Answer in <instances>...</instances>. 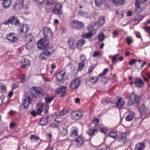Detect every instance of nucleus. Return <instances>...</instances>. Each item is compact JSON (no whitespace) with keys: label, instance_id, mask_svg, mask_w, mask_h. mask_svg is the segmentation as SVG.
I'll list each match as a JSON object with an SVG mask.
<instances>
[{"label":"nucleus","instance_id":"f257e3e1","mask_svg":"<svg viewBox=\"0 0 150 150\" xmlns=\"http://www.w3.org/2000/svg\"><path fill=\"white\" fill-rule=\"evenodd\" d=\"M49 39L44 38L40 39L38 41L37 44L38 48L41 50H44L48 46L49 44Z\"/></svg>","mask_w":150,"mask_h":150},{"label":"nucleus","instance_id":"f03ea898","mask_svg":"<svg viewBox=\"0 0 150 150\" xmlns=\"http://www.w3.org/2000/svg\"><path fill=\"white\" fill-rule=\"evenodd\" d=\"M33 95L31 92H28L25 93V97L23 103L25 109H26L32 100L31 98H33Z\"/></svg>","mask_w":150,"mask_h":150},{"label":"nucleus","instance_id":"7ed1b4c3","mask_svg":"<svg viewBox=\"0 0 150 150\" xmlns=\"http://www.w3.org/2000/svg\"><path fill=\"white\" fill-rule=\"evenodd\" d=\"M140 102V98L139 96L134 93H132L130 96L129 100L128 101L129 105H132L134 103L137 104Z\"/></svg>","mask_w":150,"mask_h":150},{"label":"nucleus","instance_id":"20e7f679","mask_svg":"<svg viewBox=\"0 0 150 150\" xmlns=\"http://www.w3.org/2000/svg\"><path fill=\"white\" fill-rule=\"evenodd\" d=\"M43 33L45 38L50 40L52 39V31L49 27H45L43 30Z\"/></svg>","mask_w":150,"mask_h":150},{"label":"nucleus","instance_id":"39448f33","mask_svg":"<svg viewBox=\"0 0 150 150\" xmlns=\"http://www.w3.org/2000/svg\"><path fill=\"white\" fill-rule=\"evenodd\" d=\"M62 6L59 3L55 4L54 7L52 9L54 13L57 15H60L62 13V11L61 10Z\"/></svg>","mask_w":150,"mask_h":150},{"label":"nucleus","instance_id":"423d86ee","mask_svg":"<svg viewBox=\"0 0 150 150\" xmlns=\"http://www.w3.org/2000/svg\"><path fill=\"white\" fill-rule=\"evenodd\" d=\"M29 92L32 93L33 95V98L36 97L39 95L43 96L44 94L43 90L40 87L36 88L35 87L34 88L32 91H30Z\"/></svg>","mask_w":150,"mask_h":150},{"label":"nucleus","instance_id":"0eeeda50","mask_svg":"<svg viewBox=\"0 0 150 150\" xmlns=\"http://www.w3.org/2000/svg\"><path fill=\"white\" fill-rule=\"evenodd\" d=\"M72 25L74 28L78 30L81 29L84 26L82 23L77 20L73 21L72 22Z\"/></svg>","mask_w":150,"mask_h":150},{"label":"nucleus","instance_id":"6e6552de","mask_svg":"<svg viewBox=\"0 0 150 150\" xmlns=\"http://www.w3.org/2000/svg\"><path fill=\"white\" fill-rule=\"evenodd\" d=\"M24 1V0H18L16 1L13 5V9L16 10L18 8L20 9L22 8Z\"/></svg>","mask_w":150,"mask_h":150},{"label":"nucleus","instance_id":"1a4fd4ad","mask_svg":"<svg viewBox=\"0 0 150 150\" xmlns=\"http://www.w3.org/2000/svg\"><path fill=\"white\" fill-rule=\"evenodd\" d=\"M83 115L80 112H73L71 115V118L74 120H79L81 119Z\"/></svg>","mask_w":150,"mask_h":150},{"label":"nucleus","instance_id":"9d476101","mask_svg":"<svg viewBox=\"0 0 150 150\" xmlns=\"http://www.w3.org/2000/svg\"><path fill=\"white\" fill-rule=\"evenodd\" d=\"M75 144L78 147L81 146L84 142V138L83 136H79L75 140Z\"/></svg>","mask_w":150,"mask_h":150},{"label":"nucleus","instance_id":"9b49d317","mask_svg":"<svg viewBox=\"0 0 150 150\" xmlns=\"http://www.w3.org/2000/svg\"><path fill=\"white\" fill-rule=\"evenodd\" d=\"M79 79H76L74 81H72L70 84V87L72 89H74L79 86L80 82Z\"/></svg>","mask_w":150,"mask_h":150},{"label":"nucleus","instance_id":"f8f14e48","mask_svg":"<svg viewBox=\"0 0 150 150\" xmlns=\"http://www.w3.org/2000/svg\"><path fill=\"white\" fill-rule=\"evenodd\" d=\"M140 0H136L135 5V12L137 14L139 13L142 11V9L139 6Z\"/></svg>","mask_w":150,"mask_h":150},{"label":"nucleus","instance_id":"ddd939ff","mask_svg":"<svg viewBox=\"0 0 150 150\" xmlns=\"http://www.w3.org/2000/svg\"><path fill=\"white\" fill-rule=\"evenodd\" d=\"M76 41L73 38H69L68 44L71 49H74L76 44Z\"/></svg>","mask_w":150,"mask_h":150},{"label":"nucleus","instance_id":"4468645a","mask_svg":"<svg viewBox=\"0 0 150 150\" xmlns=\"http://www.w3.org/2000/svg\"><path fill=\"white\" fill-rule=\"evenodd\" d=\"M10 19L11 20V24L12 25H20V21L17 17L14 16H12L10 17Z\"/></svg>","mask_w":150,"mask_h":150},{"label":"nucleus","instance_id":"2eb2a0df","mask_svg":"<svg viewBox=\"0 0 150 150\" xmlns=\"http://www.w3.org/2000/svg\"><path fill=\"white\" fill-rule=\"evenodd\" d=\"M116 107L119 108H122L125 104V102L123 100V99L120 98L117 99V102H115Z\"/></svg>","mask_w":150,"mask_h":150},{"label":"nucleus","instance_id":"dca6fc26","mask_svg":"<svg viewBox=\"0 0 150 150\" xmlns=\"http://www.w3.org/2000/svg\"><path fill=\"white\" fill-rule=\"evenodd\" d=\"M13 33H9L8 37H6V39L11 42H16L17 40V38L15 36L13 35Z\"/></svg>","mask_w":150,"mask_h":150},{"label":"nucleus","instance_id":"f3484780","mask_svg":"<svg viewBox=\"0 0 150 150\" xmlns=\"http://www.w3.org/2000/svg\"><path fill=\"white\" fill-rule=\"evenodd\" d=\"M3 2L2 4L4 6L3 7L5 9H7L10 6L11 4V0H2Z\"/></svg>","mask_w":150,"mask_h":150},{"label":"nucleus","instance_id":"a211bd4d","mask_svg":"<svg viewBox=\"0 0 150 150\" xmlns=\"http://www.w3.org/2000/svg\"><path fill=\"white\" fill-rule=\"evenodd\" d=\"M66 74V73L65 72H63L61 71V72H59L56 74V78L57 80L60 81L64 78V76Z\"/></svg>","mask_w":150,"mask_h":150},{"label":"nucleus","instance_id":"6ab92c4d","mask_svg":"<svg viewBox=\"0 0 150 150\" xmlns=\"http://www.w3.org/2000/svg\"><path fill=\"white\" fill-rule=\"evenodd\" d=\"M49 117L48 116H47L42 117L40 121V125L42 126L45 125L48 123Z\"/></svg>","mask_w":150,"mask_h":150},{"label":"nucleus","instance_id":"aec40b11","mask_svg":"<svg viewBox=\"0 0 150 150\" xmlns=\"http://www.w3.org/2000/svg\"><path fill=\"white\" fill-rule=\"evenodd\" d=\"M148 108L144 104H143L139 110L140 112L142 114L146 113L148 112Z\"/></svg>","mask_w":150,"mask_h":150},{"label":"nucleus","instance_id":"412c9836","mask_svg":"<svg viewBox=\"0 0 150 150\" xmlns=\"http://www.w3.org/2000/svg\"><path fill=\"white\" fill-rule=\"evenodd\" d=\"M134 83L136 86L139 87H140L144 85L143 81L139 78H137Z\"/></svg>","mask_w":150,"mask_h":150},{"label":"nucleus","instance_id":"4be33fe9","mask_svg":"<svg viewBox=\"0 0 150 150\" xmlns=\"http://www.w3.org/2000/svg\"><path fill=\"white\" fill-rule=\"evenodd\" d=\"M105 18L104 16H100L99 18L98 22H97V25L99 26H100L104 24L105 23Z\"/></svg>","mask_w":150,"mask_h":150},{"label":"nucleus","instance_id":"5701e85b","mask_svg":"<svg viewBox=\"0 0 150 150\" xmlns=\"http://www.w3.org/2000/svg\"><path fill=\"white\" fill-rule=\"evenodd\" d=\"M71 136L73 137H75L78 136V129L75 127H73L71 129Z\"/></svg>","mask_w":150,"mask_h":150},{"label":"nucleus","instance_id":"b1692460","mask_svg":"<svg viewBox=\"0 0 150 150\" xmlns=\"http://www.w3.org/2000/svg\"><path fill=\"white\" fill-rule=\"evenodd\" d=\"M94 35L90 31L89 33H83L82 34V37L85 38L91 39L92 37ZM90 41L92 40L91 39H90Z\"/></svg>","mask_w":150,"mask_h":150},{"label":"nucleus","instance_id":"393cba45","mask_svg":"<svg viewBox=\"0 0 150 150\" xmlns=\"http://www.w3.org/2000/svg\"><path fill=\"white\" fill-rule=\"evenodd\" d=\"M46 95L47 96L45 97V102L47 103H50L54 98V97L52 96H49L47 94Z\"/></svg>","mask_w":150,"mask_h":150},{"label":"nucleus","instance_id":"a878e982","mask_svg":"<svg viewBox=\"0 0 150 150\" xmlns=\"http://www.w3.org/2000/svg\"><path fill=\"white\" fill-rule=\"evenodd\" d=\"M24 25H22L20 27L19 29V35L22 37H24L25 34V33L23 32V30H24Z\"/></svg>","mask_w":150,"mask_h":150},{"label":"nucleus","instance_id":"bb28decb","mask_svg":"<svg viewBox=\"0 0 150 150\" xmlns=\"http://www.w3.org/2000/svg\"><path fill=\"white\" fill-rule=\"evenodd\" d=\"M67 89V87L64 86L58 88L57 89V93H64V92H66Z\"/></svg>","mask_w":150,"mask_h":150},{"label":"nucleus","instance_id":"cd10ccee","mask_svg":"<svg viewBox=\"0 0 150 150\" xmlns=\"http://www.w3.org/2000/svg\"><path fill=\"white\" fill-rule=\"evenodd\" d=\"M43 106V105H37V108L36 112L37 113L36 114H37V115H40L42 112V111H43L42 109Z\"/></svg>","mask_w":150,"mask_h":150},{"label":"nucleus","instance_id":"c85d7f7f","mask_svg":"<svg viewBox=\"0 0 150 150\" xmlns=\"http://www.w3.org/2000/svg\"><path fill=\"white\" fill-rule=\"evenodd\" d=\"M33 39V36L31 34L27 35L25 38V42H32Z\"/></svg>","mask_w":150,"mask_h":150},{"label":"nucleus","instance_id":"c756f323","mask_svg":"<svg viewBox=\"0 0 150 150\" xmlns=\"http://www.w3.org/2000/svg\"><path fill=\"white\" fill-rule=\"evenodd\" d=\"M97 24V22H93L91 23V24L89 25L88 29H93V30L95 31L97 30V27H96V28H95L96 25Z\"/></svg>","mask_w":150,"mask_h":150},{"label":"nucleus","instance_id":"7c9ffc66","mask_svg":"<svg viewBox=\"0 0 150 150\" xmlns=\"http://www.w3.org/2000/svg\"><path fill=\"white\" fill-rule=\"evenodd\" d=\"M144 144L143 143H138L136 144L135 147V150H141L144 149Z\"/></svg>","mask_w":150,"mask_h":150},{"label":"nucleus","instance_id":"2f4dec72","mask_svg":"<svg viewBox=\"0 0 150 150\" xmlns=\"http://www.w3.org/2000/svg\"><path fill=\"white\" fill-rule=\"evenodd\" d=\"M134 115V113H129L126 117V120L128 121H131L133 119Z\"/></svg>","mask_w":150,"mask_h":150},{"label":"nucleus","instance_id":"473e14b6","mask_svg":"<svg viewBox=\"0 0 150 150\" xmlns=\"http://www.w3.org/2000/svg\"><path fill=\"white\" fill-rule=\"evenodd\" d=\"M60 131V135L62 137L65 136L67 133V130L64 128L59 129Z\"/></svg>","mask_w":150,"mask_h":150},{"label":"nucleus","instance_id":"72a5a7b5","mask_svg":"<svg viewBox=\"0 0 150 150\" xmlns=\"http://www.w3.org/2000/svg\"><path fill=\"white\" fill-rule=\"evenodd\" d=\"M109 136L114 139H115L117 136V133L115 131H111L109 134Z\"/></svg>","mask_w":150,"mask_h":150},{"label":"nucleus","instance_id":"f704fd0d","mask_svg":"<svg viewBox=\"0 0 150 150\" xmlns=\"http://www.w3.org/2000/svg\"><path fill=\"white\" fill-rule=\"evenodd\" d=\"M105 35L103 33H100L99 34L98 40L99 42H101L104 40Z\"/></svg>","mask_w":150,"mask_h":150},{"label":"nucleus","instance_id":"c9c22d12","mask_svg":"<svg viewBox=\"0 0 150 150\" xmlns=\"http://www.w3.org/2000/svg\"><path fill=\"white\" fill-rule=\"evenodd\" d=\"M125 0H112L113 2L117 5H121L124 3Z\"/></svg>","mask_w":150,"mask_h":150},{"label":"nucleus","instance_id":"e433bc0d","mask_svg":"<svg viewBox=\"0 0 150 150\" xmlns=\"http://www.w3.org/2000/svg\"><path fill=\"white\" fill-rule=\"evenodd\" d=\"M29 139H31V140H35L34 141V142H36V141L39 139V138L38 136L36 137L35 134H33L30 136ZM31 141L32 142V141Z\"/></svg>","mask_w":150,"mask_h":150},{"label":"nucleus","instance_id":"4c0bfd02","mask_svg":"<svg viewBox=\"0 0 150 150\" xmlns=\"http://www.w3.org/2000/svg\"><path fill=\"white\" fill-rule=\"evenodd\" d=\"M25 48L27 50H29L31 48L33 47V44L32 42H25Z\"/></svg>","mask_w":150,"mask_h":150},{"label":"nucleus","instance_id":"58836bf2","mask_svg":"<svg viewBox=\"0 0 150 150\" xmlns=\"http://www.w3.org/2000/svg\"><path fill=\"white\" fill-rule=\"evenodd\" d=\"M69 112V111L68 110H64L62 111L59 112V114L60 115L63 116L67 115Z\"/></svg>","mask_w":150,"mask_h":150},{"label":"nucleus","instance_id":"ea45409f","mask_svg":"<svg viewBox=\"0 0 150 150\" xmlns=\"http://www.w3.org/2000/svg\"><path fill=\"white\" fill-rule=\"evenodd\" d=\"M97 131L98 129H92V130H90L89 131L87 132V133L90 136L93 135L95 132H96Z\"/></svg>","mask_w":150,"mask_h":150},{"label":"nucleus","instance_id":"a19ab883","mask_svg":"<svg viewBox=\"0 0 150 150\" xmlns=\"http://www.w3.org/2000/svg\"><path fill=\"white\" fill-rule=\"evenodd\" d=\"M50 126L54 128L57 127L58 126V122L56 120H54L50 124Z\"/></svg>","mask_w":150,"mask_h":150},{"label":"nucleus","instance_id":"79ce46f5","mask_svg":"<svg viewBox=\"0 0 150 150\" xmlns=\"http://www.w3.org/2000/svg\"><path fill=\"white\" fill-rule=\"evenodd\" d=\"M85 64L84 63L79 62L78 65V70L79 71H81L83 70Z\"/></svg>","mask_w":150,"mask_h":150},{"label":"nucleus","instance_id":"37998d69","mask_svg":"<svg viewBox=\"0 0 150 150\" xmlns=\"http://www.w3.org/2000/svg\"><path fill=\"white\" fill-rule=\"evenodd\" d=\"M56 1V0H47L46 5H53L55 3Z\"/></svg>","mask_w":150,"mask_h":150},{"label":"nucleus","instance_id":"c03bdc74","mask_svg":"<svg viewBox=\"0 0 150 150\" xmlns=\"http://www.w3.org/2000/svg\"><path fill=\"white\" fill-rule=\"evenodd\" d=\"M40 105H42L43 106L42 107L43 110V109H44L45 111V112L44 111V113H47V112L49 109L48 105L44 104H42Z\"/></svg>","mask_w":150,"mask_h":150},{"label":"nucleus","instance_id":"a18cd8bd","mask_svg":"<svg viewBox=\"0 0 150 150\" xmlns=\"http://www.w3.org/2000/svg\"><path fill=\"white\" fill-rule=\"evenodd\" d=\"M50 49H46L42 53V54L44 55H46L47 56L51 55V54L50 51Z\"/></svg>","mask_w":150,"mask_h":150},{"label":"nucleus","instance_id":"49530a36","mask_svg":"<svg viewBox=\"0 0 150 150\" xmlns=\"http://www.w3.org/2000/svg\"><path fill=\"white\" fill-rule=\"evenodd\" d=\"M99 122V119L96 118L94 119L92 122V124H94L95 127L98 124Z\"/></svg>","mask_w":150,"mask_h":150},{"label":"nucleus","instance_id":"de8ad7c7","mask_svg":"<svg viewBox=\"0 0 150 150\" xmlns=\"http://www.w3.org/2000/svg\"><path fill=\"white\" fill-rule=\"evenodd\" d=\"M80 58L81 61V62L84 63V62L86 60V56L84 54L81 55L80 56Z\"/></svg>","mask_w":150,"mask_h":150},{"label":"nucleus","instance_id":"09e8293b","mask_svg":"<svg viewBox=\"0 0 150 150\" xmlns=\"http://www.w3.org/2000/svg\"><path fill=\"white\" fill-rule=\"evenodd\" d=\"M109 71V69L108 68L105 69L103 71L102 73L99 74L98 75L99 76H103L106 74Z\"/></svg>","mask_w":150,"mask_h":150},{"label":"nucleus","instance_id":"8fccbe9b","mask_svg":"<svg viewBox=\"0 0 150 150\" xmlns=\"http://www.w3.org/2000/svg\"><path fill=\"white\" fill-rule=\"evenodd\" d=\"M119 54H117L115 55H114L112 58V63H115V64H116V63L114 62V61H116L117 59V57L119 56Z\"/></svg>","mask_w":150,"mask_h":150},{"label":"nucleus","instance_id":"3c124183","mask_svg":"<svg viewBox=\"0 0 150 150\" xmlns=\"http://www.w3.org/2000/svg\"><path fill=\"white\" fill-rule=\"evenodd\" d=\"M127 136V133L126 132L122 133L119 136L120 137L121 139L126 138Z\"/></svg>","mask_w":150,"mask_h":150},{"label":"nucleus","instance_id":"603ef678","mask_svg":"<svg viewBox=\"0 0 150 150\" xmlns=\"http://www.w3.org/2000/svg\"><path fill=\"white\" fill-rule=\"evenodd\" d=\"M96 5L97 6H99L101 5L102 3L103 0H95Z\"/></svg>","mask_w":150,"mask_h":150},{"label":"nucleus","instance_id":"864d4df0","mask_svg":"<svg viewBox=\"0 0 150 150\" xmlns=\"http://www.w3.org/2000/svg\"><path fill=\"white\" fill-rule=\"evenodd\" d=\"M85 43V40L83 39L80 40L78 42L77 44L79 45L82 46Z\"/></svg>","mask_w":150,"mask_h":150},{"label":"nucleus","instance_id":"5fc2aeb1","mask_svg":"<svg viewBox=\"0 0 150 150\" xmlns=\"http://www.w3.org/2000/svg\"><path fill=\"white\" fill-rule=\"evenodd\" d=\"M146 64V62H142V63H141V65H140V66H138L137 67L138 69H141L143 67L144 65Z\"/></svg>","mask_w":150,"mask_h":150},{"label":"nucleus","instance_id":"6e6d98bb","mask_svg":"<svg viewBox=\"0 0 150 150\" xmlns=\"http://www.w3.org/2000/svg\"><path fill=\"white\" fill-rule=\"evenodd\" d=\"M143 18V17L142 15H140L139 16L138 18H135L134 19V21H136L137 20H138L139 21H140L142 20Z\"/></svg>","mask_w":150,"mask_h":150},{"label":"nucleus","instance_id":"4d7b16f0","mask_svg":"<svg viewBox=\"0 0 150 150\" xmlns=\"http://www.w3.org/2000/svg\"><path fill=\"white\" fill-rule=\"evenodd\" d=\"M6 90V87L4 86H2L1 87H0V93L4 92Z\"/></svg>","mask_w":150,"mask_h":150},{"label":"nucleus","instance_id":"13d9d810","mask_svg":"<svg viewBox=\"0 0 150 150\" xmlns=\"http://www.w3.org/2000/svg\"><path fill=\"white\" fill-rule=\"evenodd\" d=\"M126 40L128 45L130 44L132 42L131 39L128 38H126Z\"/></svg>","mask_w":150,"mask_h":150},{"label":"nucleus","instance_id":"bf43d9fd","mask_svg":"<svg viewBox=\"0 0 150 150\" xmlns=\"http://www.w3.org/2000/svg\"><path fill=\"white\" fill-rule=\"evenodd\" d=\"M45 0H35L37 4H41L44 3Z\"/></svg>","mask_w":150,"mask_h":150},{"label":"nucleus","instance_id":"052dcab7","mask_svg":"<svg viewBox=\"0 0 150 150\" xmlns=\"http://www.w3.org/2000/svg\"><path fill=\"white\" fill-rule=\"evenodd\" d=\"M136 61V60L135 59H131L129 62V64L131 65H133Z\"/></svg>","mask_w":150,"mask_h":150},{"label":"nucleus","instance_id":"680f3d73","mask_svg":"<svg viewBox=\"0 0 150 150\" xmlns=\"http://www.w3.org/2000/svg\"><path fill=\"white\" fill-rule=\"evenodd\" d=\"M100 131L101 132L103 133L104 134H106L107 132L106 129L104 127L101 128L100 129Z\"/></svg>","mask_w":150,"mask_h":150},{"label":"nucleus","instance_id":"e2e57ef3","mask_svg":"<svg viewBox=\"0 0 150 150\" xmlns=\"http://www.w3.org/2000/svg\"><path fill=\"white\" fill-rule=\"evenodd\" d=\"M102 103L105 104V103H111L112 102L109 101H108L106 99L103 100L101 101Z\"/></svg>","mask_w":150,"mask_h":150},{"label":"nucleus","instance_id":"0e129e2a","mask_svg":"<svg viewBox=\"0 0 150 150\" xmlns=\"http://www.w3.org/2000/svg\"><path fill=\"white\" fill-rule=\"evenodd\" d=\"M100 54V53L98 51H95L93 53V57H96L99 55Z\"/></svg>","mask_w":150,"mask_h":150},{"label":"nucleus","instance_id":"69168bd1","mask_svg":"<svg viewBox=\"0 0 150 150\" xmlns=\"http://www.w3.org/2000/svg\"><path fill=\"white\" fill-rule=\"evenodd\" d=\"M11 23V20L10 19V18H8L7 20L5 21L4 24L5 25H8L9 23Z\"/></svg>","mask_w":150,"mask_h":150},{"label":"nucleus","instance_id":"338daca9","mask_svg":"<svg viewBox=\"0 0 150 150\" xmlns=\"http://www.w3.org/2000/svg\"><path fill=\"white\" fill-rule=\"evenodd\" d=\"M22 8L25 10H27L28 9L29 6L27 4H24L23 5Z\"/></svg>","mask_w":150,"mask_h":150},{"label":"nucleus","instance_id":"774afa93","mask_svg":"<svg viewBox=\"0 0 150 150\" xmlns=\"http://www.w3.org/2000/svg\"><path fill=\"white\" fill-rule=\"evenodd\" d=\"M30 113L31 115L34 117H35L36 115H37V114H36V111L35 110L32 111Z\"/></svg>","mask_w":150,"mask_h":150}]
</instances>
